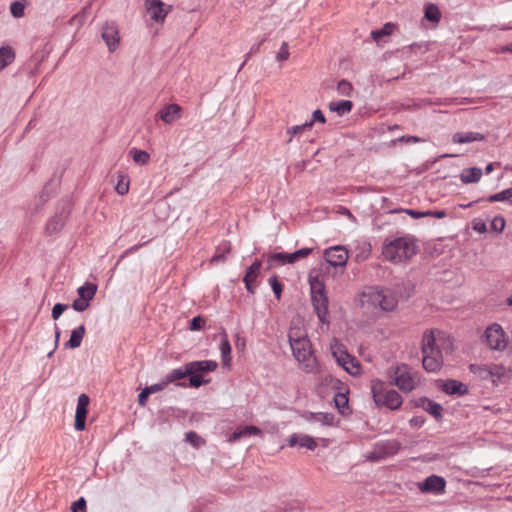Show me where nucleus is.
<instances>
[{"label":"nucleus","mask_w":512,"mask_h":512,"mask_svg":"<svg viewBox=\"0 0 512 512\" xmlns=\"http://www.w3.org/2000/svg\"><path fill=\"white\" fill-rule=\"evenodd\" d=\"M399 448H400V445L398 442H395V441L388 442L385 445H383V451L379 455L376 456L374 453L370 454L368 456V459L374 460L377 458H384V457L393 455L399 450Z\"/></svg>","instance_id":"obj_28"},{"label":"nucleus","mask_w":512,"mask_h":512,"mask_svg":"<svg viewBox=\"0 0 512 512\" xmlns=\"http://www.w3.org/2000/svg\"><path fill=\"white\" fill-rule=\"evenodd\" d=\"M218 364L213 360H201V361H192L187 363L188 370L190 374L196 373L200 374L202 372H211L217 368Z\"/></svg>","instance_id":"obj_19"},{"label":"nucleus","mask_w":512,"mask_h":512,"mask_svg":"<svg viewBox=\"0 0 512 512\" xmlns=\"http://www.w3.org/2000/svg\"><path fill=\"white\" fill-rule=\"evenodd\" d=\"M185 440L196 448L200 447L204 443V440L193 431L187 432L185 434Z\"/></svg>","instance_id":"obj_41"},{"label":"nucleus","mask_w":512,"mask_h":512,"mask_svg":"<svg viewBox=\"0 0 512 512\" xmlns=\"http://www.w3.org/2000/svg\"><path fill=\"white\" fill-rule=\"evenodd\" d=\"M371 392L377 406H385L391 410H396L402 405V398L399 393L389 389L386 383L381 380L376 379L371 382Z\"/></svg>","instance_id":"obj_4"},{"label":"nucleus","mask_w":512,"mask_h":512,"mask_svg":"<svg viewBox=\"0 0 512 512\" xmlns=\"http://www.w3.org/2000/svg\"><path fill=\"white\" fill-rule=\"evenodd\" d=\"M432 214H430L429 216H433V217H436V218H444L446 216V212L441 210V211H431Z\"/></svg>","instance_id":"obj_63"},{"label":"nucleus","mask_w":512,"mask_h":512,"mask_svg":"<svg viewBox=\"0 0 512 512\" xmlns=\"http://www.w3.org/2000/svg\"><path fill=\"white\" fill-rule=\"evenodd\" d=\"M488 201L489 202L507 201L510 204H512V187L489 196Z\"/></svg>","instance_id":"obj_35"},{"label":"nucleus","mask_w":512,"mask_h":512,"mask_svg":"<svg viewBox=\"0 0 512 512\" xmlns=\"http://www.w3.org/2000/svg\"><path fill=\"white\" fill-rule=\"evenodd\" d=\"M444 339L445 334L437 329H429L424 331L421 341V352H441L440 345Z\"/></svg>","instance_id":"obj_8"},{"label":"nucleus","mask_w":512,"mask_h":512,"mask_svg":"<svg viewBox=\"0 0 512 512\" xmlns=\"http://www.w3.org/2000/svg\"><path fill=\"white\" fill-rule=\"evenodd\" d=\"M425 18L431 22L438 23L441 18L439 8L434 4H428L425 6Z\"/></svg>","instance_id":"obj_33"},{"label":"nucleus","mask_w":512,"mask_h":512,"mask_svg":"<svg viewBox=\"0 0 512 512\" xmlns=\"http://www.w3.org/2000/svg\"><path fill=\"white\" fill-rule=\"evenodd\" d=\"M402 211L407 213L408 215H410L414 219H419V218H422V217H427L430 214H432L431 211L419 212V211L411 210V209H404Z\"/></svg>","instance_id":"obj_55"},{"label":"nucleus","mask_w":512,"mask_h":512,"mask_svg":"<svg viewBox=\"0 0 512 512\" xmlns=\"http://www.w3.org/2000/svg\"><path fill=\"white\" fill-rule=\"evenodd\" d=\"M469 369L473 374L477 375L482 380L489 379V365L472 364L470 365Z\"/></svg>","instance_id":"obj_36"},{"label":"nucleus","mask_w":512,"mask_h":512,"mask_svg":"<svg viewBox=\"0 0 512 512\" xmlns=\"http://www.w3.org/2000/svg\"><path fill=\"white\" fill-rule=\"evenodd\" d=\"M204 320L200 316L194 317L190 322V330L197 331L202 328Z\"/></svg>","instance_id":"obj_57"},{"label":"nucleus","mask_w":512,"mask_h":512,"mask_svg":"<svg viewBox=\"0 0 512 512\" xmlns=\"http://www.w3.org/2000/svg\"><path fill=\"white\" fill-rule=\"evenodd\" d=\"M289 446L304 447L309 450H314L317 447V443L314 438L305 434H292L288 439Z\"/></svg>","instance_id":"obj_18"},{"label":"nucleus","mask_w":512,"mask_h":512,"mask_svg":"<svg viewBox=\"0 0 512 512\" xmlns=\"http://www.w3.org/2000/svg\"><path fill=\"white\" fill-rule=\"evenodd\" d=\"M254 434H256L255 426L245 427L243 429H239V430H236L235 432H233V434L229 437V441H231V442L236 441L243 436L254 435Z\"/></svg>","instance_id":"obj_39"},{"label":"nucleus","mask_w":512,"mask_h":512,"mask_svg":"<svg viewBox=\"0 0 512 512\" xmlns=\"http://www.w3.org/2000/svg\"><path fill=\"white\" fill-rule=\"evenodd\" d=\"M188 375L190 376L189 383H190V386H192V387L198 388L202 384L205 383V381L203 380V378L200 374L193 373V374H188Z\"/></svg>","instance_id":"obj_53"},{"label":"nucleus","mask_w":512,"mask_h":512,"mask_svg":"<svg viewBox=\"0 0 512 512\" xmlns=\"http://www.w3.org/2000/svg\"><path fill=\"white\" fill-rule=\"evenodd\" d=\"M85 331L86 330L84 325H80L79 327L73 329L71 331L69 340L64 344L65 348L76 349L80 347L85 335Z\"/></svg>","instance_id":"obj_22"},{"label":"nucleus","mask_w":512,"mask_h":512,"mask_svg":"<svg viewBox=\"0 0 512 512\" xmlns=\"http://www.w3.org/2000/svg\"><path fill=\"white\" fill-rule=\"evenodd\" d=\"M421 402L425 411L430 413L436 419H440L442 417V406L440 404L429 399H422Z\"/></svg>","instance_id":"obj_29"},{"label":"nucleus","mask_w":512,"mask_h":512,"mask_svg":"<svg viewBox=\"0 0 512 512\" xmlns=\"http://www.w3.org/2000/svg\"><path fill=\"white\" fill-rule=\"evenodd\" d=\"M149 389L146 387L138 395V403L140 406H145L147 398L149 397Z\"/></svg>","instance_id":"obj_59"},{"label":"nucleus","mask_w":512,"mask_h":512,"mask_svg":"<svg viewBox=\"0 0 512 512\" xmlns=\"http://www.w3.org/2000/svg\"><path fill=\"white\" fill-rule=\"evenodd\" d=\"M24 10H25L24 5L21 2H18V1L13 2L11 4V6H10L11 14L14 17H16V18L23 17L24 16Z\"/></svg>","instance_id":"obj_45"},{"label":"nucleus","mask_w":512,"mask_h":512,"mask_svg":"<svg viewBox=\"0 0 512 512\" xmlns=\"http://www.w3.org/2000/svg\"><path fill=\"white\" fill-rule=\"evenodd\" d=\"M97 292V285L93 283H85L84 285L80 286L77 290L78 298L91 301L95 294Z\"/></svg>","instance_id":"obj_27"},{"label":"nucleus","mask_w":512,"mask_h":512,"mask_svg":"<svg viewBox=\"0 0 512 512\" xmlns=\"http://www.w3.org/2000/svg\"><path fill=\"white\" fill-rule=\"evenodd\" d=\"M144 5L150 18L156 23H163L172 10V6L166 5L161 0H145Z\"/></svg>","instance_id":"obj_10"},{"label":"nucleus","mask_w":512,"mask_h":512,"mask_svg":"<svg viewBox=\"0 0 512 512\" xmlns=\"http://www.w3.org/2000/svg\"><path fill=\"white\" fill-rule=\"evenodd\" d=\"M482 177V170L478 167H470L464 169L460 174V179L463 183H476Z\"/></svg>","instance_id":"obj_24"},{"label":"nucleus","mask_w":512,"mask_h":512,"mask_svg":"<svg viewBox=\"0 0 512 512\" xmlns=\"http://www.w3.org/2000/svg\"><path fill=\"white\" fill-rule=\"evenodd\" d=\"M446 482L443 477L437 475H431L426 478L423 482L418 484L419 489L422 492H434L439 493L444 491Z\"/></svg>","instance_id":"obj_15"},{"label":"nucleus","mask_w":512,"mask_h":512,"mask_svg":"<svg viewBox=\"0 0 512 512\" xmlns=\"http://www.w3.org/2000/svg\"><path fill=\"white\" fill-rule=\"evenodd\" d=\"M389 378L402 392H410L421 383L420 375L405 364L391 367Z\"/></svg>","instance_id":"obj_5"},{"label":"nucleus","mask_w":512,"mask_h":512,"mask_svg":"<svg viewBox=\"0 0 512 512\" xmlns=\"http://www.w3.org/2000/svg\"><path fill=\"white\" fill-rule=\"evenodd\" d=\"M290 346L294 357L302 369L306 372L313 371L316 367V359L313 355L309 339H302V341L291 343Z\"/></svg>","instance_id":"obj_6"},{"label":"nucleus","mask_w":512,"mask_h":512,"mask_svg":"<svg viewBox=\"0 0 512 512\" xmlns=\"http://www.w3.org/2000/svg\"><path fill=\"white\" fill-rule=\"evenodd\" d=\"M315 421L321 422L324 425L331 426L333 424V416L331 414L319 413L314 416Z\"/></svg>","instance_id":"obj_51"},{"label":"nucleus","mask_w":512,"mask_h":512,"mask_svg":"<svg viewBox=\"0 0 512 512\" xmlns=\"http://www.w3.org/2000/svg\"><path fill=\"white\" fill-rule=\"evenodd\" d=\"M312 252V248H302L300 250L295 251L296 259L305 258Z\"/></svg>","instance_id":"obj_62"},{"label":"nucleus","mask_w":512,"mask_h":512,"mask_svg":"<svg viewBox=\"0 0 512 512\" xmlns=\"http://www.w3.org/2000/svg\"><path fill=\"white\" fill-rule=\"evenodd\" d=\"M101 38L105 42L109 52L116 51L120 43L118 25L114 21H106L101 27Z\"/></svg>","instance_id":"obj_9"},{"label":"nucleus","mask_w":512,"mask_h":512,"mask_svg":"<svg viewBox=\"0 0 512 512\" xmlns=\"http://www.w3.org/2000/svg\"><path fill=\"white\" fill-rule=\"evenodd\" d=\"M312 128V122H306L302 125H296L287 130V133L291 136L301 134L304 131L310 130Z\"/></svg>","instance_id":"obj_43"},{"label":"nucleus","mask_w":512,"mask_h":512,"mask_svg":"<svg viewBox=\"0 0 512 512\" xmlns=\"http://www.w3.org/2000/svg\"><path fill=\"white\" fill-rule=\"evenodd\" d=\"M244 282L246 289L251 293L254 294L256 289V262H253L249 268L248 271L244 277Z\"/></svg>","instance_id":"obj_26"},{"label":"nucleus","mask_w":512,"mask_h":512,"mask_svg":"<svg viewBox=\"0 0 512 512\" xmlns=\"http://www.w3.org/2000/svg\"><path fill=\"white\" fill-rule=\"evenodd\" d=\"M275 260H280L282 263H294L297 261L295 253H277L272 256Z\"/></svg>","instance_id":"obj_42"},{"label":"nucleus","mask_w":512,"mask_h":512,"mask_svg":"<svg viewBox=\"0 0 512 512\" xmlns=\"http://www.w3.org/2000/svg\"><path fill=\"white\" fill-rule=\"evenodd\" d=\"M423 368L427 372H437L443 365V357L441 352L422 353Z\"/></svg>","instance_id":"obj_16"},{"label":"nucleus","mask_w":512,"mask_h":512,"mask_svg":"<svg viewBox=\"0 0 512 512\" xmlns=\"http://www.w3.org/2000/svg\"><path fill=\"white\" fill-rule=\"evenodd\" d=\"M348 251L344 246H334L325 250L324 258L332 266L343 267L348 260Z\"/></svg>","instance_id":"obj_12"},{"label":"nucleus","mask_w":512,"mask_h":512,"mask_svg":"<svg viewBox=\"0 0 512 512\" xmlns=\"http://www.w3.org/2000/svg\"><path fill=\"white\" fill-rule=\"evenodd\" d=\"M288 339L290 344L302 341V339H308L302 318L295 317L292 319L288 332Z\"/></svg>","instance_id":"obj_14"},{"label":"nucleus","mask_w":512,"mask_h":512,"mask_svg":"<svg viewBox=\"0 0 512 512\" xmlns=\"http://www.w3.org/2000/svg\"><path fill=\"white\" fill-rule=\"evenodd\" d=\"M329 110L337 113L339 116L349 113L353 108V103L350 100L332 101L328 105Z\"/></svg>","instance_id":"obj_25"},{"label":"nucleus","mask_w":512,"mask_h":512,"mask_svg":"<svg viewBox=\"0 0 512 512\" xmlns=\"http://www.w3.org/2000/svg\"><path fill=\"white\" fill-rule=\"evenodd\" d=\"M485 135L478 132H457L452 136V141L458 144H467L475 141H484Z\"/></svg>","instance_id":"obj_20"},{"label":"nucleus","mask_w":512,"mask_h":512,"mask_svg":"<svg viewBox=\"0 0 512 512\" xmlns=\"http://www.w3.org/2000/svg\"><path fill=\"white\" fill-rule=\"evenodd\" d=\"M332 353L336 357L337 362L350 374L356 375L360 371V365L358 361L352 357L351 355L347 354L346 352L342 351L340 346L335 343L331 346Z\"/></svg>","instance_id":"obj_11"},{"label":"nucleus","mask_w":512,"mask_h":512,"mask_svg":"<svg viewBox=\"0 0 512 512\" xmlns=\"http://www.w3.org/2000/svg\"><path fill=\"white\" fill-rule=\"evenodd\" d=\"M504 227H505V220L501 216H497L491 221V229L496 232H502Z\"/></svg>","instance_id":"obj_49"},{"label":"nucleus","mask_w":512,"mask_h":512,"mask_svg":"<svg viewBox=\"0 0 512 512\" xmlns=\"http://www.w3.org/2000/svg\"><path fill=\"white\" fill-rule=\"evenodd\" d=\"M90 305V302L81 298H77L72 303V308L75 311L83 312L85 311Z\"/></svg>","instance_id":"obj_48"},{"label":"nucleus","mask_w":512,"mask_h":512,"mask_svg":"<svg viewBox=\"0 0 512 512\" xmlns=\"http://www.w3.org/2000/svg\"><path fill=\"white\" fill-rule=\"evenodd\" d=\"M66 222V215L64 213L57 214L51 217L46 224V233L49 235L57 234L62 230Z\"/></svg>","instance_id":"obj_21"},{"label":"nucleus","mask_w":512,"mask_h":512,"mask_svg":"<svg viewBox=\"0 0 512 512\" xmlns=\"http://www.w3.org/2000/svg\"><path fill=\"white\" fill-rule=\"evenodd\" d=\"M473 229L479 233H484L487 230L485 222L478 220L473 223Z\"/></svg>","instance_id":"obj_61"},{"label":"nucleus","mask_w":512,"mask_h":512,"mask_svg":"<svg viewBox=\"0 0 512 512\" xmlns=\"http://www.w3.org/2000/svg\"><path fill=\"white\" fill-rule=\"evenodd\" d=\"M316 121L320 122V123H325V121H326L324 114L322 113V111L320 109H316L312 113V119L309 122H312V125H313L314 122H316Z\"/></svg>","instance_id":"obj_58"},{"label":"nucleus","mask_w":512,"mask_h":512,"mask_svg":"<svg viewBox=\"0 0 512 512\" xmlns=\"http://www.w3.org/2000/svg\"><path fill=\"white\" fill-rule=\"evenodd\" d=\"M220 351L223 362L226 364L230 361L231 345L228 341L227 335L223 334L220 341Z\"/></svg>","instance_id":"obj_34"},{"label":"nucleus","mask_w":512,"mask_h":512,"mask_svg":"<svg viewBox=\"0 0 512 512\" xmlns=\"http://www.w3.org/2000/svg\"><path fill=\"white\" fill-rule=\"evenodd\" d=\"M86 507V501L83 497L79 498L72 505V512H77L78 510H84Z\"/></svg>","instance_id":"obj_60"},{"label":"nucleus","mask_w":512,"mask_h":512,"mask_svg":"<svg viewBox=\"0 0 512 512\" xmlns=\"http://www.w3.org/2000/svg\"><path fill=\"white\" fill-rule=\"evenodd\" d=\"M499 51L501 53L511 52L512 53V42L508 45L500 47Z\"/></svg>","instance_id":"obj_64"},{"label":"nucleus","mask_w":512,"mask_h":512,"mask_svg":"<svg viewBox=\"0 0 512 512\" xmlns=\"http://www.w3.org/2000/svg\"><path fill=\"white\" fill-rule=\"evenodd\" d=\"M334 402L337 408L342 409L347 406L348 398L345 394L338 393L334 398Z\"/></svg>","instance_id":"obj_54"},{"label":"nucleus","mask_w":512,"mask_h":512,"mask_svg":"<svg viewBox=\"0 0 512 512\" xmlns=\"http://www.w3.org/2000/svg\"><path fill=\"white\" fill-rule=\"evenodd\" d=\"M360 307L367 313L392 311L397 306L396 296L389 290L378 287H366L358 298Z\"/></svg>","instance_id":"obj_1"},{"label":"nucleus","mask_w":512,"mask_h":512,"mask_svg":"<svg viewBox=\"0 0 512 512\" xmlns=\"http://www.w3.org/2000/svg\"><path fill=\"white\" fill-rule=\"evenodd\" d=\"M15 59V54L10 47H0V71L11 64Z\"/></svg>","instance_id":"obj_32"},{"label":"nucleus","mask_w":512,"mask_h":512,"mask_svg":"<svg viewBox=\"0 0 512 512\" xmlns=\"http://www.w3.org/2000/svg\"><path fill=\"white\" fill-rule=\"evenodd\" d=\"M416 253V241L409 235L393 240H386L382 247L383 257L394 264L405 263Z\"/></svg>","instance_id":"obj_2"},{"label":"nucleus","mask_w":512,"mask_h":512,"mask_svg":"<svg viewBox=\"0 0 512 512\" xmlns=\"http://www.w3.org/2000/svg\"><path fill=\"white\" fill-rule=\"evenodd\" d=\"M89 397L82 393L79 395L75 413V429L83 431L85 429V421L88 413Z\"/></svg>","instance_id":"obj_13"},{"label":"nucleus","mask_w":512,"mask_h":512,"mask_svg":"<svg viewBox=\"0 0 512 512\" xmlns=\"http://www.w3.org/2000/svg\"><path fill=\"white\" fill-rule=\"evenodd\" d=\"M487 346L496 351H503L508 345V337L499 324L488 326L484 333Z\"/></svg>","instance_id":"obj_7"},{"label":"nucleus","mask_w":512,"mask_h":512,"mask_svg":"<svg viewBox=\"0 0 512 512\" xmlns=\"http://www.w3.org/2000/svg\"><path fill=\"white\" fill-rule=\"evenodd\" d=\"M442 389L444 392L451 395H463L468 391L466 385L457 380H447L443 383Z\"/></svg>","instance_id":"obj_23"},{"label":"nucleus","mask_w":512,"mask_h":512,"mask_svg":"<svg viewBox=\"0 0 512 512\" xmlns=\"http://www.w3.org/2000/svg\"><path fill=\"white\" fill-rule=\"evenodd\" d=\"M289 56H290V53H289L288 44L286 42H283L280 47L279 52L276 55V60L283 62V61L288 60Z\"/></svg>","instance_id":"obj_47"},{"label":"nucleus","mask_w":512,"mask_h":512,"mask_svg":"<svg viewBox=\"0 0 512 512\" xmlns=\"http://www.w3.org/2000/svg\"><path fill=\"white\" fill-rule=\"evenodd\" d=\"M508 375V370L498 364L489 365V379H491L494 383Z\"/></svg>","instance_id":"obj_30"},{"label":"nucleus","mask_w":512,"mask_h":512,"mask_svg":"<svg viewBox=\"0 0 512 512\" xmlns=\"http://www.w3.org/2000/svg\"><path fill=\"white\" fill-rule=\"evenodd\" d=\"M130 154L134 160V162L138 163V164H146L149 159H150V155L148 152L144 151V150H138V149H135L133 148L131 151H130Z\"/></svg>","instance_id":"obj_37"},{"label":"nucleus","mask_w":512,"mask_h":512,"mask_svg":"<svg viewBox=\"0 0 512 512\" xmlns=\"http://www.w3.org/2000/svg\"><path fill=\"white\" fill-rule=\"evenodd\" d=\"M158 117L166 124H172L182 117V108L178 104H169L158 112Z\"/></svg>","instance_id":"obj_17"},{"label":"nucleus","mask_w":512,"mask_h":512,"mask_svg":"<svg viewBox=\"0 0 512 512\" xmlns=\"http://www.w3.org/2000/svg\"><path fill=\"white\" fill-rule=\"evenodd\" d=\"M393 29H394V25H392L390 23H386L380 30H373L371 32V37L375 41H379L382 36L392 34Z\"/></svg>","instance_id":"obj_38"},{"label":"nucleus","mask_w":512,"mask_h":512,"mask_svg":"<svg viewBox=\"0 0 512 512\" xmlns=\"http://www.w3.org/2000/svg\"><path fill=\"white\" fill-rule=\"evenodd\" d=\"M115 190L120 195H125L129 191V181L126 179V177H121V179L118 181Z\"/></svg>","instance_id":"obj_46"},{"label":"nucleus","mask_w":512,"mask_h":512,"mask_svg":"<svg viewBox=\"0 0 512 512\" xmlns=\"http://www.w3.org/2000/svg\"><path fill=\"white\" fill-rule=\"evenodd\" d=\"M67 308V304L56 303L52 308V318L57 320Z\"/></svg>","instance_id":"obj_50"},{"label":"nucleus","mask_w":512,"mask_h":512,"mask_svg":"<svg viewBox=\"0 0 512 512\" xmlns=\"http://www.w3.org/2000/svg\"><path fill=\"white\" fill-rule=\"evenodd\" d=\"M230 251V245L227 243H223L219 245L216 249V252L212 258V262H219L224 260L225 253Z\"/></svg>","instance_id":"obj_40"},{"label":"nucleus","mask_w":512,"mask_h":512,"mask_svg":"<svg viewBox=\"0 0 512 512\" xmlns=\"http://www.w3.org/2000/svg\"><path fill=\"white\" fill-rule=\"evenodd\" d=\"M167 385H168V383L164 379L163 381L153 384V385H150V386H147L146 388L149 389L150 394H153V393L162 391Z\"/></svg>","instance_id":"obj_56"},{"label":"nucleus","mask_w":512,"mask_h":512,"mask_svg":"<svg viewBox=\"0 0 512 512\" xmlns=\"http://www.w3.org/2000/svg\"><path fill=\"white\" fill-rule=\"evenodd\" d=\"M311 299L313 307L321 323H328V298L325 294V285L319 271L312 270L309 274Z\"/></svg>","instance_id":"obj_3"},{"label":"nucleus","mask_w":512,"mask_h":512,"mask_svg":"<svg viewBox=\"0 0 512 512\" xmlns=\"http://www.w3.org/2000/svg\"><path fill=\"white\" fill-rule=\"evenodd\" d=\"M269 282L271 284L275 296L279 299L282 293V285L280 284L276 276L271 277Z\"/></svg>","instance_id":"obj_52"},{"label":"nucleus","mask_w":512,"mask_h":512,"mask_svg":"<svg viewBox=\"0 0 512 512\" xmlns=\"http://www.w3.org/2000/svg\"><path fill=\"white\" fill-rule=\"evenodd\" d=\"M188 374H190V371L188 370L186 363L183 367L174 369L169 374H167L165 376V380L169 384L177 380L183 379L184 377L188 376Z\"/></svg>","instance_id":"obj_31"},{"label":"nucleus","mask_w":512,"mask_h":512,"mask_svg":"<svg viewBox=\"0 0 512 512\" xmlns=\"http://www.w3.org/2000/svg\"><path fill=\"white\" fill-rule=\"evenodd\" d=\"M353 87L350 82L341 80L337 85V91L340 95L348 96L351 94Z\"/></svg>","instance_id":"obj_44"}]
</instances>
